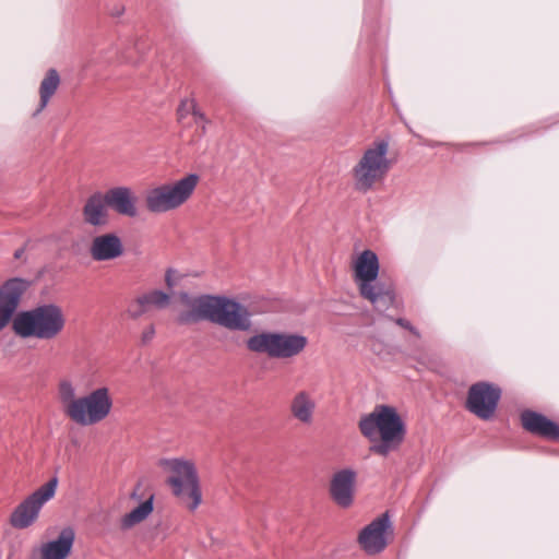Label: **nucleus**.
I'll use <instances>...</instances> for the list:
<instances>
[{"label":"nucleus","instance_id":"obj_29","mask_svg":"<svg viewBox=\"0 0 559 559\" xmlns=\"http://www.w3.org/2000/svg\"><path fill=\"white\" fill-rule=\"evenodd\" d=\"M154 335H155V328L153 324H151L142 333V337H141L142 343L143 344L150 343L153 340Z\"/></svg>","mask_w":559,"mask_h":559},{"label":"nucleus","instance_id":"obj_3","mask_svg":"<svg viewBox=\"0 0 559 559\" xmlns=\"http://www.w3.org/2000/svg\"><path fill=\"white\" fill-rule=\"evenodd\" d=\"M66 326V318L60 306L43 304L20 312L13 320V331L23 338L53 340Z\"/></svg>","mask_w":559,"mask_h":559},{"label":"nucleus","instance_id":"obj_30","mask_svg":"<svg viewBox=\"0 0 559 559\" xmlns=\"http://www.w3.org/2000/svg\"><path fill=\"white\" fill-rule=\"evenodd\" d=\"M173 273H174V270L173 269H168L166 271V274H165V282H166V285L169 289H171L174 286H175V281L173 278Z\"/></svg>","mask_w":559,"mask_h":559},{"label":"nucleus","instance_id":"obj_5","mask_svg":"<svg viewBox=\"0 0 559 559\" xmlns=\"http://www.w3.org/2000/svg\"><path fill=\"white\" fill-rule=\"evenodd\" d=\"M389 141L380 139L374 141L362 154L353 168L354 188L356 191L367 193L374 183L382 180L391 168L386 157Z\"/></svg>","mask_w":559,"mask_h":559},{"label":"nucleus","instance_id":"obj_2","mask_svg":"<svg viewBox=\"0 0 559 559\" xmlns=\"http://www.w3.org/2000/svg\"><path fill=\"white\" fill-rule=\"evenodd\" d=\"M364 437L373 441L377 435L380 442L370 447V452L386 457L399 450L405 440L406 425L396 408L389 405H378L372 413L362 416L358 424Z\"/></svg>","mask_w":559,"mask_h":559},{"label":"nucleus","instance_id":"obj_16","mask_svg":"<svg viewBox=\"0 0 559 559\" xmlns=\"http://www.w3.org/2000/svg\"><path fill=\"white\" fill-rule=\"evenodd\" d=\"M523 429L527 432L549 441L559 440V424L549 419L542 413L524 409L520 415Z\"/></svg>","mask_w":559,"mask_h":559},{"label":"nucleus","instance_id":"obj_20","mask_svg":"<svg viewBox=\"0 0 559 559\" xmlns=\"http://www.w3.org/2000/svg\"><path fill=\"white\" fill-rule=\"evenodd\" d=\"M290 413L302 424H310L316 409V402L306 391L298 392L290 402Z\"/></svg>","mask_w":559,"mask_h":559},{"label":"nucleus","instance_id":"obj_19","mask_svg":"<svg viewBox=\"0 0 559 559\" xmlns=\"http://www.w3.org/2000/svg\"><path fill=\"white\" fill-rule=\"evenodd\" d=\"M108 206L119 215L135 217L138 215V198L131 188L120 186L105 192Z\"/></svg>","mask_w":559,"mask_h":559},{"label":"nucleus","instance_id":"obj_22","mask_svg":"<svg viewBox=\"0 0 559 559\" xmlns=\"http://www.w3.org/2000/svg\"><path fill=\"white\" fill-rule=\"evenodd\" d=\"M60 85V75L58 71L53 68L49 69L43 79L39 86V107L36 110V114L40 112L49 103L52 95L56 93Z\"/></svg>","mask_w":559,"mask_h":559},{"label":"nucleus","instance_id":"obj_12","mask_svg":"<svg viewBox=\"0 0 559 559\" xmlns=\"http://www.w3.org/2000/svg\"><path fill=\"white\" fill-rule=\"evenodd\" d=\"M391 528V521L388 512L381 514L366 525L358 535V543L367 555L382 552L386 545V532Z\"/></svg>","mask_w":559,"mask_h":559},{"label":"nucleus","instance_id":"obj_28","mask_svg":"<svg viewBox=\"0 0 559 559\" xmlns=\"http://www.w3.org/2000/svg\"><path fill=\"white\" fill-rule=\"evenodd\" d=\"M393 321L401 328L408 330L416 337L419 338L421 336L418 329L415 328L408 320H406L404 318H396V319H393Z\"/></svg>","mask_w":559,"mask_h":559},{"label":"nucleus","instance_id":"obj_4","mask_svg":"<svg viewBox=\"0 0 559 559\" xmlns=\"http://www.w3.org/2000/svg\"><path fill=\"white\" fill-rule=\"evenodd\" d=\"M379 275L378 255L367 249L364 250L355 263V276L359 282V293L369 300L376 310L385 311L395 301L394 288L391 284L377 282Z\"/></svg>","mask_w":559,"mask_h":559},{"label":"nucleus","instance_id":"obj_18","mask_svg":"<svg viewBox=\"0 0 559 559\" xmlns=\"http://www.w3.org/2000/svg\"><path fill=\"white\" fill-rule=\"evenodd\" d=\"M108 203L105 193L96 191L92 193L82 207L83 222L96 228H102L109 223Z\"/></svg>","mask_w":559,"mask_h":559},{"label":"nucleus","instance_id":"obj_11","mask_svg":"<svg viewBox=\"0 0 559 559\" xmlns=\"http://www.w3.org/2000/svg\"><path fill=\"white\" fill-rule=\"evenodd\" d=\"M501 393V389L493 383L476 382L468 389L466 409L483 420H489L495 415Z\"/></svg>","mask_w":559,"mask_h":559},{"label":"nucleus","instance_id":"obj_15","mask_svg":"<svg viewBox=\"0 0 559 559\" xmlns=\"http://www.w3.org/2000/svg\"><path fill=\"white\" fill-rule=\"evenodd\" d=\"M356 478L357 473L353 468H343L333 474L329 492L338 507L346 509L353 504Z\"/></svg>","mask_w":559,"mask_h":559},{"label":"nucleus","instance_id":"obj_27","mask_svg":"<svg viewBox=\"0 0 559 559\" xmlns=\"http://www.w3.org/2000/svg\"><path fill=\"white\" fill-rule=\"evenodd\" d=\"M190 114H192L191 109V99H182L177 108V118L178 121H182L186 119Z\"/></svg>","mask_w":559,"mask_h":559},{"label":"nucleus","instance_id":"obj_17","mask_svg":"<svg viewBox=\"0 0 559 559\" xmlns=\"http://www.w3.org/2000/svg\"><path fill=\"white\" fill-rule=\"evenodd\" d=\"M124 252L121 238L115 233L95 236L90 245V254L94 261H111L120 258Z\"/></svg>","mask_w":559,"mask_h":559},{"label":"nucleus","instance_id":"obj_31","mask_svg":"<svg viewBox=\"0 0 559 559\" xmlns=\"http://www.w3.org/2000/svg\"><path fill=\"white\" fill-rule=\"evenodd\" d=\"M24 253V249H17L15 252H14V258L15 259H20L22 257V254Z\"/></svg>","mask_w":559,"mask_h":559},{"label":"nucleus","instance_id":"obj_21","mask_svg":"<svg viewBox=\"0 0 559 559\" xmlns=\"http://www.w3.org/2000/svg\"><path fill=\"white\" fill-rule=\"evenodd\" d=\"M154 495H151L145 501L140 503L136 508H134L131 512L124 514L120 521L121 530H129L133 527L135 524L144 521L154 509Z\"/></svg>","mask_w":559,"mask_h":559},{"label":"nucleus","instance_id":"obj_9","mask_svg":"<svg viewBox=\"0 0 559 559\" xmlns=\"http://www.w3.org/2000/svg\"><path fill=\"white\" fill-rule=\"evenodd\" d=\"M112 408V399L107 386H100L87 395L78 397L70 406L66 407V414L74 423L81 426H91L104 420Z\"/></svg>","mask_w":559,"mask_h":559},{"label":"nucleus","instance_id":"obj_26","mask_svg":"<svg viewBox=\"0 0 559 559\" xmlns=\"http://www.w3.org/2000/svg\"><path fill=\"white\" fill-rule=\"evenodd\" d=\"M127 311H128V314L132 319H138L147 311V307L145 304L140 302V296H139L134 301H132L130 304Z\"/></svg>","mask_w":559,"mask_h":559},{"label":"nucleus","instance_id":"obj_8","mask_svg":"<svg viewBox=\"0 0 559 559\" xmlns=\"http://www.w3.org/2000/svg\"><path fill=\"white\" fill-rule=\"evenodd\" d=\"M200 176L189 174L176 181L151 189L145 197L146 209L152 213H165L181 206L193 193Z\"/></svg>","mask_w":559,"mask_h":559},{"label":"nucleus","instance_id":"obj_10","mask_svg":"<svg viewBox=\"0 0 559 559\" xmlns=\"http://www.w3.org/2000/svg\"><path fill=\"white\" fill-rule=\"evenodd\" d=\"M57 486L58 477L53 476L19 503L10 515L12 527L17 530L29 527L37 520L43 506L55 496Z\"/></svg>","mask_w":559,"mask_h":559},{"label":"nucleus","instance_id":"obj_6","mask_svg":"<svg viewBox=\"0 0 559 559\" xmlns=\"http://www.w3.org/2000/svg\"><path fill=\"white\" fill-rule=\"evenodd\" d=\"M159 465L171 472L167 484L171 487L173 493L190 511H194L202 500L199 476L194 464L182 459H162Z\"/></svg>","mask_w":559,"mask_h":559},{"label":"nucleus","instance_id":"obj_13","mask_svg":"<svg viewBox=\"0 0 559 559\" xmlns=\"http://www.w3.org/2000/svg\"><path fill=\"white\" fill-rule=\"evenodd\" d=\"M28 286V281L21 277H13L8 280L0 287V331L4 329L12 319L21 297L27 290Z\"/></svg>","mask_w":559,"mask_h":559},{"label":"nucleus","instance_id":"obj_14","mask_svg":"<svg viewBox=\"0 0 559 559\" xmlns=\"http://www.w3.org/2000/svg\"><path fill=\"white\" fill-rule=\"evenodd\" d=\"M75 542V531L63 527L55 539L43 543L32 550L31 559H68Z\"/></svg>","mask_w":559,"mask_h":559},{"label":"nucleus","instance_id":"obj_1","mask_svg":"<svg viewBox=\"0 0 559 559\" xmlns=\"http://www.w3.org/2000/svg\"><path fill=\"white\" fill-rule=\"evenodd\" d=\"M181 300L190 308L177 317L182 325L210 321L229 331L250 332L253 328L252 313L247 306L224 295L203 294L190 298L181 294Z\"/></svg>","mask_w":559,"mask_h":559},{"label":"nucleus","instance_id":"obj_25","mask_svg":"<svg viewBox=\"0 0 559 559\" xmlns=\"http://www.w3.org/2000/svg\"><path fill=\"white\" fill-rule=\"evenodd\" d=\"M191 109L192 116L195 119V123L201 124V134L204 135L206 133V126L210 123V120L206 118L205 114L199 109L194 99H191Z\"/></svg>","mask_w":559,"mask_h":559},{"label":"nucleus","instance_id":"obj_23","mask_svg":"<svg viewBox=\"0 0 559 559\" xmlns=\"http://www.w3.org/2000/svg\"><path fill=\"white\" fill-rule=\"evenodd\" d=\"M169 300V295L158 289L148 292L140 296V302L145 304L147 308L150 306H154L158 309H164L168 306Z\"/></svg>","mask_w":559,"mask_h":559},{"label":"nucleus","instance_id":"obj_24","mask_svg":"<svg viewBox=\"0 0 559 559\" xmlns=\"http://www.w3.org/2000/svg\"><path fill=\"white\" fill-rule=\"evenodd\" d=\"M59 396L64 408L70 406L73 401L78 400V397H75V389L70 381H62L59 384Z\"/></svg>","mask_w":559,"mask_h":559},{"label":"nucleus","instance_id":"obj_7","mask_svg":"<svg viewBox=\"0 0 559 559\" xmlns=\"http://www.w3.org/2000/svg\"><path fill=\"white\" fill-rule=\"evenodd\" d=\"M308 344L306 336L297 333L261 332L246 341L249 352L266 354L271 358L287 359L298 356Z\"/></svg>","mask_w":559,"mask_h":559}]
</instances>
